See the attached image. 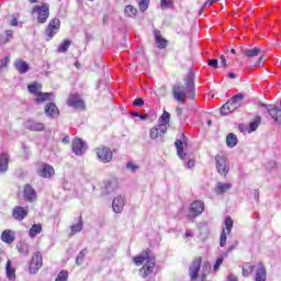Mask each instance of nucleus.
<instances>
[{"mask_svg":"<svg viewBox=\"0 0 281 281\" xmlns=\"http://www.w3.org/2000/svg\"><path fill=\"white\" fill-rule=\"evenodd\" d=\"M184 86L178 83L173 86L172 93L173 99L179 102V104H186V99L194 100L196 95L194 90V72L189 71L184 77Z\"/></svg>","mask_w":281,"mask_h":281,"instance_id":"f257e3e1","label":"nucleus"},{"mask_svg":"<svg viewBox=\"0 0 281 281\" xmlns=\"http://www.w3.org/2000/svg\"><path fill=\"white\" fill-rule=\"evenodd\" d=\"M134 265L139 267L140 265H144L139 269V276L143 278H148L153 271H155V258L150 257V255L147 251H144L142 255L133 258ZM145 262V263H144Z\"/></svg>","mask_w":281,"mask_h":281,"instance_id":"f03ea898","label":"nucleus"},{"mask_svg":"<svg viewBox=\"0 0 281 281\" xmlns=\"http://www.w3.org/2000/svg\"><path fill=\"white\" fill-rule=\"evenodd\" d=\"M188 142L186 134H181L180 138L176 139L175 146L177 148V155L182 161H187L186 167L191 170L194 167V159L188 156Z\"/></svg>","mask_w":281,"mask_h":281,"instance_id":"7ed1b4c3","label":"nucleus"},{"mask_svg":"<svg viewBox=\"0 0 281 281\" xmlns=\"http://www.w3.org/2000/svg\"><path fill=\"white\" fill-rule=\"evenodd\" d=\"M243 94H236L231 100H228L220 110L221 115H229V113H234L236 109H240L243 106Z\"/></svg>","mask_w":281,"mask_h":281,"instance_id":"20e7f679","label":"nucleus"},{"mask_svg":"<svg viewBox=\"0 0 281 281\" xmlns=\"http://www.w3.org/2000/svg\"><path fill=\"white\" fill-rule=\"evenodd\" d=\"M32 14L37 16V23H47V19H49V3L43 2L42 5L33 7Z\"/></svg>","mask_w":281,"mask_h":281,"instance_id":"39448f33","label":"nucleus"},{"mask_svg":"<svg viewBox=\"0 0 281 281\" xmlns=\"http://www.w3.org/2000/svg\"><path fill=\"white\" fill-rule=\"evenodd\" d=\"M215 161L218 175L227 177V172H229V161H227V157L225 155H216Z\"/></svg>","mask_w":281,"mask_h":281,"instance_id":"423d86ee","label":"nucleus"},{"mask_svg":"<svg viewBox=\"0 0 281 281\" xmlns=\"http://www.w3.org/2000/svg\"><path fill=\"white\" fill-rule=\"evenodd\" d=\"M225 228H223L221 237H220V246L225 247L227 244V235L232 234V229L234 228V220L231 216L225 217L224 221Z\"/></svg>","mask_w":281,"mask_h":281,"instance_id":"0eeeda50","label":"nucleus"},{"mask_svg":"<svg viewBox=\"0 0 281 281\" xmlns=\"http://www.w3.org/2000/svg\"><path fill=\"white\" fill-rule=\"evenodd\" d=\"M60 31V19L55 18L49 23L45 31L46 41H52L56 34Z\"/></svg>","mask_w":281,"mask_h":281,"instance_id":"6e6552de","label":"nucleus"},{"mask_svg":"<svg viewBox=\"0 0 281 281\" xmlns=\"http://www.w3.org/2000/svg\"><path fill=\"white\" fill-rule=\"evenodd\" d=\"M97 157L102 164H109L113 160V151L109 147H99L95 149Z\"/></svg>","mask_w":281,"mask_h":281,"instance_id":"1a4fd4ad","label":"nucleus"},{"mask_svg":"<svg viewBox=\"0 0 281 281\" xmlns=\"http://www.w3.org/2000/svg\"><path fill=\"white\" fill-rule=\"evenodd\" d=\"M43 267V256L41 255V251H37L33 255L31 263L29 266L30 273H38V270Z\"/></svg>","mask_w":281,"mask_h":281,"instance_id":"9d476101","label":"nucleus"},{"mask_svg":"<svg viewBox=\"0 0 281 281\" xmlns=\"http://www.w3.org/2000/svg\"><path fill=\"white\" fill-rule=\"evenodd\" d=\"M203 210H205V204L203 201L196 200L191 203L189 212L192 218H196V216L203 214Z\"/></svg>","mask_w":281,"mask_h":281,"instance_id":"9b49d317","label":"nucleus"},{"mask_svg":"<svg viewBox=\"0 0 281 281\" xmlns=\"http://www.w3.org/2000/svg\"><path fill=\"white\" fill-rule=\"evenodd\" d=\"M201 257H196L193 259L190 268H189V276L191 280H196L199 278V271H201Z\"/></svg>","mask_w":281,"mask_h":281,"instance_id":"f8f14e48","label":"nucleus"},{"mask_svg":"<svg viewBox=\"0 0 281 281\" xmlns=\"http://www.w3.org/2000/svg\"><path fill=\"white\" fill-rule=\"evenodd\" d=\"M72 153L77 156H82L85 153H87V144L80 139V138H75L72 140Z\"/></svg>","mask_w":281,"mask_h":281,"instance_id":"ddd939ff","label":"nucleus"},{"mask_svg":"<svg viewBox=\"0 0 281 281\" xmlns=\"http://www.w3.org/2000/svg\"><path fill=\"white\" fill-rule=\"evenodd\" d=\"M68 106H72V109H79V111H82L85 109V101L78 94H70L68 97Z\"/></svg>","mask_w":281,"mask_h":281,"instance_id":"4468645a","label":"nucleus"},{"mask_svg":"<svg viewBox=\"0 0 281 281\" xmlns=\"http://www.w3.org/2000/svg\"><path fill=\"white\" fill-rule=\"evenodd\" d=\"M243 54L246 58H256V56H259L258 63H261L262 57L265 56V50L260 49V47H254L245 49Z\"/></svg>","mask_w":281,"mask_h":281,"instance_id":"2eb2a0df","label":"nucleus"},{"mask_svg":"<svg viewBox=\"0 0 281 281\" xmlns=\"http://www.w3.org/2000/svg\"><path fill=\"white\" fill-rule=\"evenodd\" d=\"M126 205V200L122 195H117L113 199L112 209L115 214H122L124 206Z\"/></svg>","mask_w":281,"mask_h":281,"instance_id":"dca6fc26","label":"nucleus"},{"mask_svg":"<svg viewBox=\"0 0 281 281\" xmlns=\"http://www.w3.org/2000/svg\"><path fill=\"white\" fill-rule=\"evenodd\" d=\"M37 175L43 177V179H52L55 175L54 167L52 165L44 164L42 168L38 169Z\"/></svg>","mask_w":281,"mask_h":281,"instance_id":"f3484780","label":"nucleus"},{"mask_svg":"<svg viewBox=\"0 0 281 281\" xmlns=\"http://www.w3.org/2000/svg\"><path fill=\"white\" fill-rule=\"evenodd\" d=\"M168 133V127H161V125H156L149 131L150 139H159V137H164Z\"/></svg>","mask_w":281,"mask_h":281,"instance_id":"a211bd4d","label":"nucleus"},{"mask_svg":"<svg viewBox=\"0 0 281 281\" xmlns=\"http://www.w3.org/2000/svg\"><path fill=\"white\" fill-rule=\"evenodd\" d=\"M268 113L270 117L276 122V124H281V109L271 104L268 108Z\"/></svg>","mask_w":281,"mask_h":281,"instance_id":"6ab92c4d","label":"nucleus"},{"mask_svg":"<svg viewBox=\"0 0 281 281\" xmlns=\"http://www.w3.org/2000/svg\"><path fill=\"white\" fill-rule=\"evenodd\" d=\"M44 111L47 117H50L52 120H55V117H58V115H60L58 106H56L55 103L46 104Z\"/></svg>","mask_w":281,"mask_h":281,"instance_id":"aec40b11","label":"nucleus"},{"mask_svg":"<svg viewBox=\"0 0 281 281\" xmlns=\"http://www.w3.org/2000/svg\"><path fill=\"white\" fill-rule=\"evenodd\" d=\"M29 213L30 211L27 209H24L22 206H15L13 209L12 216L13 218H15V221H23Z\"/></svg>","mask_w":281,"mask_h":281,"instance_id":"412c9836","label":"nucleus"},{"mask_svg":"<svg viewBox=\"0 0 281 281\" xmlns=\"http://www.w3.org/2000/svg\"><path fill=\"white\" fill-rule=\"evenodd\" d=\"M25 126L26 128H29V131H35V132L45 131V124L34 120L26 121Z\"/></svg>","mask_w":281,"mask_h":281,"instance_id":"4be33fe9","label":"nucleus"},{"mask_svg":"<svg viewBox=\"0 0 281 281\" xmlns=\"http://www.w3.org/2000/svg\"><path fill=\"white\" fill-rule=\"evenodd\" d=\"M255 281H267V268L263 262H259L257 266Z\"/></svg>","mask_w":281,"mask_h":281,"instance_id":"5701e85b","label":"nucleus"},{"mask_svg":"<svg viewBox=\"0 0 281 281\" xmlns=\"http://www.w3.org/2000/svg\"><path fill=\"white\" fill-rule=\"evenodd\" d=\"M49 100H54V93L52 92H40L36 94L34 99L35 104H43V102H49Z\"/></svg>","mask_w":281,"mask_h":281,"instance_id":"b1692460","label":"nucleus"},{"mask_svg":"<svg viewBox=\"0 0 281 281\" xmlns=\"http://www.w3.org/2000/svg\"><path fill=\"white\" fill-rule=\"evenodd\" d=\"M15 238H16V234H14V232H12L11 229L3 231L1 235L2 243H7V245H12Z\"/></svg>","mask_w":281,"mask_h":281,"instance_id":"393cba45","label":"nucleus"},{"mask_svg":"<svg viewBox=\"0 0 281 281\" xmlns=\"http://www.w3.org/2000/svg\"><path fill=\"white\" fill-rule=\"evenodd\" d=\"M24 199L30 203H32L33 201H36V191L30 184H26L24 187Z\"/></svg>","mask_w":281,"mask_h":281,"instance_id":"a878e982","label":"nucleus"},{"mask_svg":"<svg viewBox=\"0 0 281 281\" xmlns=\"http://www.w3.org/2000/svg\"><path fill=\"white\" fill-rule=\"evenodd\" d=\"M14 67L19 74H27V71H30V64L23 59L15 60Z\"/></svg>","mask_w":281,"mask_h":281,"instance_id":"bb28decb","label":"nucleus"},{"mask_svg":"<svg viewBox=\"0 0 281 281\" xmlns=\"http://www.w3.org/2000/svg\"><path fill=\"white\" fill-rule=\"evenodd\" d=\"M8 280H16V269L12 267V261L9 259L5 265Z\"/></svg>","mask_w":281,"mask_h":281,"instance_id":"cd10ccee","label":"nucleus"},{"mask_svg":"<svg viewBox=\"0 0 281 281\" xmlns=\"http://www.w3.org/2000/svg\"><path fill=\"white\" fill-rule=\"evenodd\" d=\"M232 190V183L217 182L215 187V193L225 194V192H229Z\"/></svg>","mask_w":281,"mask_h":281,"instance_id":"c85d7f7f","label":"nucleus"},{"mask_svg":"<svg viewBox=\"0 0 281 281\" xmlns=\"http://www.w3.org/2000/svg\"><path fill=\"white\" fill-rule=\"evenodd\" d=\"M158 126H161L164 128H168V126H170V113L164 111L158 120Z\"/></svg>","mask_w":281,"mask_h":281,"instance_id":"c756f323","label":"nucleus"},{"mask_svg":"<svg viewBox=\"0 0 281 281\" xmlns=\"http://www.w3.org/2000/svg\"><path fill=\"white\" fill-rule=\"evenodd\" d=\"M8 164H10V156L3 153L0 156V172H8Z\"/></svg>","mask_w":281,"mask_h":281,"instance_id":"7c9ffc66","label":"nucleus"},{"mask_svg":"<svg viewBox=\"0 0 281 281\" xmlns=\"http://www.w3.org/2000/svg\"><path fill=\"white\" fill-rule=\"evenodd\" d=\"M226 146H228V148H236V146H238V136L234 133H229L226 136Z\"/></svg>","mask_w":281,"mask_h":281,"instance_id":"2f4dec72","label":"nucleus"},{"mask_svg":"<svg viewBox=\"0 0 281 281\" xmlns=\"http://www.w3.org/2000/svg\"><path fill=\"white\" fill-rule=\"evenodd\" d=\"M155 38L158 49H166V47H168V41L161 37V34L159 32H155Z\"/></svg>","mask_w":281,"mask_h":281,"instance_id":"473e14b6","label":"nucleus"},{"mask_svg":"<svg viewBox=\"0 0 281 281\" xmlns=\"http://www.w3.org/2000/svg\"><path fill=\"white\" fill-rule=\"evenodd\" d=\"M16 249L19 254H22L23 256H30V245L25 241H20L16 244Z\"/></svg>","mask_w":281,"mask_h":281,"instance_id":"72a5a7b5","label":"nucleus"},{"mask_svg":"<svg viewBox=\"0 0 281 281\" xmlns=\"http://www.w3.org/2000/svg\"><path fill=\"white\" fill-rule=\"evenodd\" d=\"M43 232V225L42 224H33L30 228L29 236L30 238H34L35 236H38Z\"/></svg>","mask_w":281,"mask_h":281,"instance_id":"f704fd0d","label":"nucleus"},{"mask_svg":"<svg viewBox=\"0 0 281 281\" xmlns=\"http://www.w3.org/2000/svg\"><path fill=\"white\" fill-rule=\"evenodd\" d=\"M125 16H128L130 19H135L137 16V9L133 7L132 4H128L124 9Z\"/></svg>","mask_w":281,"mask_h":281,"instance_id":"c9c22d12","label":"nucleus"},{"mask_svg":"<svg viewBox=\"0 0 281 281\" xmlns=\"http://www.w3.org/2000/svg\"><path fill=\"white\" fill-rule=\"evenodd\" d=\"M29 92H31L33 95H36L43 90V86L38 82H33L27 86Z\"/></svg>","mask_w":281,"mask_h":281,"instance_id":"e433bc0d","label":"nucleus"},{"mask_svg":"<svg viewBox=\"0 0 281 281\" xmlns=\"http://www.w3.org/2000/svg\"><path fill=\"white\" fill-rule=\"evenodd\" d=\"M82 227H83L82 217L80 216L77 224H74L70 226L71 236H74L75 234H78V232H82Z\"/></svg>","mask_w":281,"mask_h":281,"instance_id":"4c0bfd02","label":"nucleus"},{"mask_svg":"<svg viewBox=\"0 0 281 281\" xmlns=\"http://www.w3.org/2000/svg\"><path fill=\"white\" fill-rule=\"evenodd\" d=\"M260 122H262V117L256 116L252 122L249 124V133H254V131H258V127L260 126Z\"/></svg>","mask_w":281,"mask_h":281,"instance_id":"58836bf2","label":"nucleus"},{"mask_svg":"<svg viewBox=\"0 0 281 281\" xmlns=\"http://www.w3.org/2000/svg\"><path fill=\"white\" fill-rule=\"evenodd\" d=\"M241 269L243 276L245 278H248V276H251V273H254V269H256V267L251 263H245Z\"/></svg>","mask_w":281,"mask_h":281,"instance_id":"ea45409f","label":"nucleus"},{"mask_svg":"<svg viewBox=\"0 0 281 281\" xmlns=\"http://www.w3.org/2000/svg\"><path fill=\"white\" fill-rule=\"evenodd\" d=\"M69 47H71V41L69 40H65L57 48V52L59 54H65V52H67V49H69Z\"/></svg>","mask_w":281,"mask_h":281,"instance_id":"a19ab883","label":"nucleus"},{"mask_svg":"<svg viewBox=\"0 0 281 281\" xmlns=\"http://www.w3.org/2000/svg\"><path fill=\"white\" fill-rule=\"evenodd\" d=\"M117 190V181L112 180L105 184L106 194H111V192H115Z\"/></svg>","mask_w":281,"mask_h":281,"instance_id":"79ce46f5","label":"nucleus"},{"mask_svg":"<svg viewBox=\"0 0 281 281\" xmlns=\"http://www.w3.org/2000/svg\"><path fill=\"white\" fill-rule=\"evenodd\" d=\"M175 1L173 0H160V8L161 10H168L173 8Z\"/></svg>","mask_w":281,"mask_h":281,"instance_id":"37998d69","label":"nucleus"},{"mask_svg":"<svg viewBox=\"0 0 281 281\" xmlns=\"http://www.w3.org/2000/svg\"><path fill=\"white\" fill-rule=\"evenodd\" d=\"M87 257V249H82L76 258V265H82L85 258Z\"/></svg>","mask_w":281,"mask_h":281,"instance_id":"c03bdc74","label":"nucleus"},{"mask_svg":"<svg viewBox=\"0 0 281 281\" xmlns=\"http://www.w3.org/2000/svg\"><path fill=\"white\" fill-rule=\"evenodd\" d=\"M69 280V272L67 270H61L55 281H67Z\"/></svg>","mask_w":281,"mask_h":281,"instance_id":"a18cd8bd","label":"nucleus"},{"mask_svg":"<svg viewBox=\"0 0 281 281\" xmlns=\"http://www.w3.org/2000/svg\"><path fill=\"white\" fill-rule=\"evenodd\" d=\"M148 5H150V0H139L138 2L140 12H146V10H148Z\"/></svg>","mask_w":281,"mask_h":281,"instance_id":"49530a36","label":"nucleus"},{"mask_svg":"<svg viewBox=\"0 0 281 281\" xmlns=\"http://www.w3.org/2000/svg\"><path fill=\"white\" fill-rule=\"evenodd\" d=\"M212 269V266L209 263V261H204L203 266H202V280H205V273H207L210 270Z\"/></svg>","mask_w":281,"mask_h":281,"instance_id":"de8ad7c7","label":"nucleus"},{"mask_svg":"<svg viewBox=\"0 0 281 281\" xmlns=\"http://www.w3.org/2000/svg\"><path fill=\"white\" fill-rule=\"evenodd\" d=\"M126 168H127V170H131L132 172H135L136 170H139V166L135 165L132 161L126 164Z\"/></svg>","mask_w":281,"mask_h":281,"instance_id":"09e8293b","label":"nucleus"},{"mask_svg":"<svg viewBox=\"0 0 281 281\" xmlns=\"http://www.w3.org/2000/svg\"><path fill=\"white\" fill-rule=\"evenodd\" d=\"M11 38H12V31L8 30L5 32V38L0 40V43H8L11 41Z\"/></svg>","mask_w":281,"mask_h":281,"instance_id":"8fccbe9b","label":"nucleus"},{"mask_svg":"<svg viewBox=\"0 0 281 281\" xmlns=\"http://www.w3.org/2000/svg\"><path fill=\"white\" fill-rule=\"evenodd\" d=\"M209 67H213V69H218V59H209Z\"/></svg>","mask_w":281,"mask_h":281,"instance_id":"3c124183","label":"nucleus"},{"mask_svg":"<svg viewBox=\"0 0 281 281\" xmlns=\"http://www.w3.org/2000/svg\"><path fill=\"white\" fill-rule=\"evenodd\" d=\"M217 1H221V0H207V1L205 2V4H204V8H207V7H210V5H214V3H216ZM204 8L201 9L200 14H203Z\"/></svg>","mask_w":281,"mask_h":281,"instance_id":"603ef678","label":"nucleus"},{"mask_svg":"<svg viewBox=\"0 0 281 281\" xmlns=\"http://www.w3.org/2000/svg\"><path fill=\"white\" fill-rule=\"evenodd\" d=\"M221 265H223V257H220L216 259L214 265V271H218V269L221 268Z\"/></svg>","mask_w":281,"mask_h":281,"instance_id":"864d4df0","label":"nucleus"},{"mask_svg":"<svg viewBox=\"0 0 281 281\" xmlns=\"http://www.w3.org/2000/svg\"><path fill=\"white\" fill-rule=\"evenodd\" d=\"M134 106H144V99L137 98L133 101Z\"/></svg>","mask_w":281,"mask_h":281,"instance_id":"5fc2aeb1","label":"nucleus"},{"mask_svg":"<svg viewBox=\"0 0 281 281\" xmlns=\"http://www.w3.org/2000/svg\"><path fill=\"white\" fill-rule=\"evenodd\" d=\"M10 65V57H4L1 61V68L8 67Z\"/></svg>","mask_w":281,"mask_h":281,"instance_id":"6e6d98bb","label":"nucleus"},{"mask_svg":"<svg viewBox=\"0 0 281 281\" xmlns=\"http://www.w3.org/2000/svg\"><path fill=\"white\" fill-rule=\"evenodd\" d=\"M227 281H238V277H236L234 273H229L227 276Z\"/></svg>","mask_w":281,"mask_h":281,"instance_id":"4d7b16f0","label":"nucleus"},{"mask_svg":"<svg viewBox=\"0 0 281 281\" xmlns=\"http://www.w3.org/2000/svg\"><path fill=\"white\" fill-rule=\"evenodd\" d=\"M220 58H221V67H227V59L225 58V55H222Z\"/></svg>","mask_w":281,"mask_h":281,"instance_id":"13d9d810","label":"nucleus"},{"mask_svg":"<svg viewBox=\"0 0 281 281\" xmlns=\"http://www.w3.org/2000/svg\"><path fill=\"white\" fill-rule=\"evenodd\" d=\"M236 247H238V241H235L234 245H231L227 249V251H234V249H236Z\"/></svg>","mask_w":281,"mask_h":281,"instance_id":"bf43d9fd","label":"nucleus"},{"mask_svg":"<svg viewBox=\"0 0 281 281\" xmlns=\"http://www.w3.org/2000/svg\"><path fill=\"white\" fill-rule=\"evenodd\" d=\"M11 25H12L13 27H16V25H19V21L16 20V18H13V19L11 20Z\"/></svg>","mask_w":281,"mask_h":281,"instance_id":"052dcab7","label":"nucleus"},{"mask_svg":"<svg viewBox=\"0 0 281 281\" xmlns=\"http://www.w3.org/2000/svg\"><path fill=\"white\" fill-rule=\"evenodd\" d=\"M176 113L178 116H181V114L183 113V110L181 108H177Z\"/></svg>","mask_w":281,"mask_h":281,"instance_id":"680f3d73","label":"nucleus"},{"mask_svg":"<svg viewBox=\"0 0 281 281\" xmlns=\"http://www.w3.org/2000/svg\"><path fill=\"white\" fill-rule=\"evenodd\" d=\"M63 144H69V137L68 136H65L63 139H61Z\"/></svg>","mask_w":281,"mask_h":281,"instance_id":"e2e57ef3","label":"nucleus"},{"mask_svg":"<svg viewBox=\"0 0 281 281\" xmlns=\"http://www.w3.org/2000/svg\"><path fill=\"white\" fill-rule=\"evenodd\" d=\"M255 199L258 201L260 199V192L258 190L255 191Z\"/></svg>","mask_w":281,"mask_h":281,"instance_id":"0e129e2a","label":"nucleus"},{"mask_svg":"<svg viewBox=\"0 0 281 281\" xmlns=\"http://www.w3.org/2000/svg\"><path fill=\"white\" fill-rule=\"evenodd\" d=\"M140 120H148V114H140Z\"/></svg>","mask_w":281,"mask_h":281,"instance_id":"69168bd1","label":"nucleus"},{"mask_svg":"<svg viewBox=\"0 0 281 281\" xmlns=\"http://www.w3.org/2000/svg\"><path fill=\"white\" fill-rule=\"evenodd\" d=\"M228 78H232V79L236 78V74L229 72V74H228Z\"/></svg>","mask_w":281,"mask_h":281,"instance_id":"338daca9","label":"nucleus"},{"mask_svg":"<svg viewBox=\"0 0 281 281\" xmlns=\"http://www.w3.org/2000/svg\"><path fill=\"white\" fill-rule=\"evenodd\" d=\"M190 236H192V232L188 231V232L186 233V238H190Z\"/></svg>","mask_w":281,"mask_h":281,"instance_id":"774afa93","label":"nucleus"}]
</instances>
